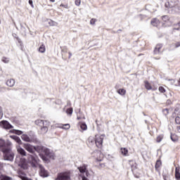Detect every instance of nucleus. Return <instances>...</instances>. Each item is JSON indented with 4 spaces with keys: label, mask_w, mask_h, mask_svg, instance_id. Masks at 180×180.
<instances>
[{
    "label": "nucleus",
    "mask_w": 180,
    "mask_h": 180,
    "mask_svg": "<svg viewBox=\"0 0 180 180\" xmlns=\"http://www.w3.org/2000/svg\"><path fill=\"white\" fill-rule=\"evenodd\" d=\"M5 141L4 140L0 141V151H2L4 154V159L6 161H13L15 153L9 148H6Z\"/></svg>",
    "instance_id": "f257e3e1"
},
{
    "label": "nucleus",
    "mask_w": 180,
    "mask_h": 180,
    "mask_svg": "<svg viewBox=\"0 0 180 180\" xmlns=\"http://www.w3.org/2000/svg\"><path fill=\"white\" fill-rule=\"evenodd\" d=\"M36 151L37 153H39V156L41 158V159L44 160V161H46V158L45 155H46V157H51V151H50V150L44 146H37L36 148Z\"/></svg>",
    "instance_id": "f03ea898"
},
{
    "label": "nucleus",
    "mask_w": 180,
    "mask_h": 180,
    "mask_svg": "<svg viewBox=\"0 0 180 180\" xmlns=\"http://www.w3.org/2000/svg\"><path fill=\"white\" fill-rule=\"evenodd\" d=\"M35 124L41 127V134H46V133L49 131V127L50 126L49 122L37 120L35 121Z\"/></svg>",
    "instance_id": "7ed1b4c3"
},
{
    "label": "nucleus",
    "mask_w": 180,
    "mask_h": 180,
    "mask_svg": "<svg viewBox=\"0 0 180 180\" xmlns=\"http://www.w3.org/2000/svg\"><path fill=\"white\" fill-rule=\"evenodd\" d=\"M28 162L32 168H39L40 165V159L37 155H29Z\"/></svg>",
    "instance_id": "20e7f679"
},
{
    "label": "nucleus",
    "mask_w": 180,
    "mask_h": 180,
    "mask_svg": "<svg viewBox=\"0 0 180 180\" xmlns=\"http://www.w3.org/2000/svg\"><path fill=\"white\" fill-rule=\"evenodd\" d=\"M15 162L22 169H27V162H26V159L24 158L17 157L15 158Z\"/></svg>",
    "instance_id": "39448f33"
},
{
    "label": "nucleus",
    "mask_w": 180,
    "mask_h": 180,
    "mask_svg": "<svg viewBox=\"0 0 180 180\" xmlns=\"http://www.w3.org/2000/svg\"><path fill=\"white\" fill-rule=\"evenodd\" d=\"M56 180H71V172H63L58 174Z\"/></svg>",
    "instance_id": "423d86ee"
},
{
    "label": "nucleus",
    "mask_w": 180,
    "mask_h": 180,
    "mask_svg": "<svg viewBox=\"0 0 180 180\" xmlns=\"http://www.w3.org/2000/svg\"><path fill=\"white\" fill-rule=\"evenodd\" d=\"M166 8H169V9H172L178 6V1L177 0H169L167 1L165 4Z\"/></svg>",
    "instance_id": "0eeeda50"
},
{
    "label": "nucleus",
    "mask_w": 180,
    "mask_h": 180,
    "mask_svg": "<svg viewBox=\"0 0 180 180\" xmlns=\"http://www.w3.org/2000/svg\"><path fill=\"white\" fill-rule=\"evenodd\" d=\"M23 148H25V150L28 151V153L33 154V153L36 151V148H37V146H33L32 145H30V143H24Z\"/></svg>",
    "instance_id": "6e6552de"
},
{
    "label": "nucleus",
    "mask_w": 180,
    "mask_h": 180,
    "mask_svg": "<svg viewBox=\"0 0 180 180\" xmlns=\"http://www.w3.org/2000/svg\"><path fill=\"white\" fill-rule=\"evenodd\" d=\"M103 143V137L102 136H96L95 144H96V147H98V148H101V147H102Z\"/></svg>",
    "instance_id": "1a4fd4ad"
},
{
    "label": "nucleus",
    "mask_w": 180,
    "mask_h": 180,
    "mask_svg": "<svg viewBox=\"0 0 180 180\" xmlns=\"http://www.w3.org/2000/svg\"><path fill=\"white\" fill-rule=\"evenodd\" d=\"M38 168H39L40 169L39 170L40 176H42L43 178H46V176H49V172H47L46 169H44V167H43L41 165L39 167H38Z\"/></svg>",
    "instance_id": "9d476101"
},
{
    "label": "nucleus",
    "mask_w": 180,
    "mask_h": 180,
    "mask_svg": "<svg viewBox=\"0 0 180 180\" xmlns=\"http://www.w3.org/2000/svg\"><path fill=\"white\" fill-rule=\"evenodd\" d=\"M4 168V164L0 162V171ZM0 180H12V177L4 175L0 172Z\"/></svg>",
    "instance_id": "9b49d317"
},
{
    "label": "nucleus",
    "mask_w": 180,
    "mask_h": 180,
    "mask_svg": "<svg viewBox=\"0 0 180 180\" xmlns=\"http://www.w3.org/2000/svg\"><path fill=\"white\" fill-rule=\"evenodd\" d=\"M162 20H163L164 25H165V26H171L172 23L171 22V20H169V17H168V15L162 16Z\"/></svg>",
    "instance_id": "f8f14e48"
},
{
    "label": "nucleus",
    "mask_w": 180,
    "mask_h": 180,
    "mask_svg": "<svg viewBox=\"0 0 180 180\" xmlns=\"http://www.w3.org/2000/svg\"><path fill=\"white\" fill-rule=\"evenodd\" d=\"M17 151L18 154L22 157H26V150H25V149H23V148H22L20 146H17Z\"/></svg>",
    "instance_id": "ddd939ff"
},
{
    "label": "nucleus",
    "mask_w": 180,
    "mask_h": 180,
    "mask_svg": "<svg viewBox=\"0 0 180 180\" xmlns=\"http://www.w3.org/2000/svg\"><path fill=\"white\" fill-rule=\"evenodd\" d=\"M1 124L3 125V127L4 129H13V127L10 124L8 121H2L1 122Z\"/></svg>",
    "instance_id": "4468645a"
},
{
    "label": "nucleus",
    "mask_w": 180,
    "mask_h": 180,
    "mask_svg": "<svg viewBox=\"0 0 180 180\" xmlns=\"http://www.w3.org/2000/svg\"><path fill=\"white\" fill-rule=\"evenodd\" d=\"M21 139L23 140V141H27V143H32V139L26 134H22L21 136Z\"/></svg>",
    "instance_id": "2eb2a0df"
},
{
    "label": "nucleus",
    "mask_w": 180,
    "mask_h": 180,
    "mask_svg": "<svg viewBox=\"0 0 180 180\" xmlns=\"http://www.w3.org/2000/svg\"><path fill=\"white\" fill-rule=\"evenodd\" d=\"M6 85L7 86H10V88H12V86H15V79H9L6 81Z\"/></svg>",
    "instance_id": "dca6fc26"
},
{
    "label": "nucleus",
    "mask_w": 180,
    "mask_h": 180,
    "mask_svg": "<svg viewBox=\"0 0 180 180\" xmlns=\"http://www.w3.org/2000/svg\"><path fill=\"white\" fill-rule=\"evenodd\" d=\"M10 137L11 139L16 141L18 144H22V140H20V138H19L18 136L12 135V136H10Z\"/></svg>",
    "instance_id": "f3484780"
},
{
    "label": "nucleus",
    "mask_w": 180,
    "mask_h": 180,
    "mask_svg": "<svg viewBox=\"0 0 180 180\" xmlns=\"http://www.w3.org/2000/svg\"><path fill=\"white\" fill-rule=\"evenodd\" d=\"M161 49H162V45L161 44H158L154 50V53L155 54H160V50H161Z\"/></svg>",
    "instance_id": "a211bd4d"
},
{
    "label": "nucleus",
    "mask_w": 180,
    "mask_h": 180,
    "mask_svg": "<svg viewBox=\"0 0 180 180\" xmlns=\"http://www.w3.org/2000/svg\"><path fill=\"white\" fill-rule=\"evenodd\" d=\"M151 25H153V26H158L160 25V20L157 19V18H153L151 20Z\"/></svg>",
    "instance_id": "6ab92c4d"
},
{
    "label": "nucleus",
    "mask_w": 180,
    "mask_h": 180,
    "mask_svg": "<svg viewBox=\"0 0 180 180\" xmlns=\"http://www.w3.org/2000/svg\"><path fill=\"white\" fill-rule=\"evenodd\" d=\"M121 154L124 155V157H127V154H129V150L126 148H121Z\"/></svg>",
    "instance_id": "aec40b11"
},
{
    "label": "nucleus",
    "mask_w": 180,
    "mask_h": 180,
    "mask_svg": "<svg viewBox=\"0 0 180 180\" xmlns=\"http://www.w3.org/2000/svg\"><path fill=\"white\" fill-rule=\"evenodd\" d=\"M175 178L176 180H180V173L179 169H178V167H176L175 169Z\"/></svg>",
    "instance_id": "412c9836"
},
{
    "label": "nucleus",
    "mask_w": 180,
    "mask_h": 180,
    "mask_svg": "<svg viewBox=\"0 0 180 180\" xmlns=\"http://www.w3.org/2000/svg\"><path fill=\"white\" fill-rule=\"evenodd\" d=\"M162 176H163L164 180H170L169 174H168V172L167 171L163 172Z\"/></svg>",
    "instance_id": "4be33fe9"
},
{
    "label": "nucleus",
    "mask_w": 180,
    "mask_h": 180,
    "mask_svg": "<svg viewBox=\"0 0 180 180\" xmlns=\"http://www.w3.org/2000/svg\"><path fill=\"white\" fill-rule=\"evenodd\" d=\"M117 94H119V95H121L122 96H124V95H126V90L124 89H120L119 90H117Z\"/></svg>",
    "instance_id": "5701e85b"
},
{
    "label": "nucleus",
    "mask_w": 180,
    "mask_h": 180,
    "mask_svg": "<svg viewBox=\"0 0 180 180\" xmlns=\"http://www.w3.org/2000/svg\"><path fill=\"white\" fill-rule=\"evenodd\" d=\"M39 53H46V46L44 44H41L39 48Z\"/></svg>",
    "instance_id": "b1692460"
},
{
    "label": "nucleus",
    "mask_w": 180,
    "mask_h": 180,
    "mask_svg": "<svg viewBox=\"0 0 180 180\" xmlns=\"http://www.w3.org/2000/svg\"><path fill=\"white\" fill-rule=\"evenodd\" d=\"M88 141L91 146H94L95 144V138H94V136H90Z\"/></svg>",
    "instance_id": "393cba45"
},
{
    "label": "nucleus",
    "mask_w": 180,
    "mask_h": 180,
    "mask_svg": "<svg viewBox=\"0 0 180 180\" xmlns=\"http://www.w3.org/2000/svg\"><path fill=\"white\" fill-rule=\"evenodd\" d=\"M145 86L146 89H148V91H150V89H153V87H151V84H150L148 82H145Z\"/></svg>",
    "instance_id": "a878e982"
},
{
    "label": "nucleus",
    "mask_w": 180,
    "mask_h": 180,
    "mask_svg": "<svg viewBox=\"0 0 180 180\" xmlns=\"http://www.w3.org/2000/svg\"><path fill=\"white\" fill-rule=\"evenodd\" d=\"M11 133H14L15 134H18V136H20V134H23V131L20 130H13Z\"/></svg>",
    "instance_id": "bb28decb"
},
{
    "label": "nucleus",
    "mask_w": 180,
    "mask_h": 180,
    "mask_svg": "<svg viewBox=\"0 0 180 180\" xmlns=\"http://www.w3.org/2000/svg\"><path fill=\"white\" fill-rule=\"evenodd\" d=\"M95 154H96V155L101 156V158H97V161H102V158H103V155L101 154L100 151L96 152Z\"/></svg>",
    "instance_id": "cd10ccee"
},
{
    "label": "nucleus",
    "mask_w": 180,
    "mask_h": 180,
    "mask_svg": "<svg viewBox=\"0 0 180 180\" xmlns=\"http://www.w3.org/2000/svg\"><path fill=\"white\" fill-rule=\"evenodd\" d=\"M162 139H164V136L162 135L158 136L156 139L157 143H161V141H162Z\"/></svg>",
    "instance_id": "c85d7f7f"
},
{
    "label": "nucleus",
    "mask_w": 180,
    "mask_h": 180,
    "mask_svg": "<svg viewBox=\"0 0 180 180\" xmlns=\"http://www.w3.org/2000/svg\"><path fill=\"white\" fill-rule=\"evenodd\" d=\"M155 167V169H158V168H160V167H161V160H157Z\"/></svg>",
    "instance_id": "c756f323"
},
{
    "label": "nucleus",
    "mask_w": 180,
    "mask_h": 180,
    "mask_svg": "<svg viewBox=\"0 0 180 180\" xmlns=\"http://www.w3.org/2000/svg\"><path fill=\"white\" fill-rule=\"evenodd\" d=\"M49 25L50 26H57V25H58V23H57L56 22H54L53 20H49Z\"/></svg>",
    "instance_id": "7c9ffc66"
},
{
    "label": "nucleus",
    "mask_w": 180,
    "mask_h": 180,
    "mask_svg": "<svg viewBox=\"0 0 180 180\" xmlns=\"http://www.w3.org/2000/svg\"><path fill=\"white\" fill-rule=\"evenodd\" d=\"M171 140L172 141H178V136L176 135H171Z\"/></svg>",
    "instance_id": "2f4dec72"
},
{
    "label": "nucleus",
    "mask_w": 180,
    "mask_h": 180,
    "mask_svg": "<svg viewBox=\"0 0 180 180\" xmlns=\"http://www.w3.org/2000/svg\"><path fill=\"white\" fill-rule=\"evenodd\" d=\"M80 127H81L82 130H86V129H88V127L86 126V124H85V123H82L80 125Z\"/></svg>",
    "instance_id": "473e14b6"
},
{
    "label": "nucleus",
    "mask_w": 180,
    "mask_h": 180,
    "mask_svg": "<svg viewBox=\"0 0 180 180\" xmlns=\"http://www.w3.org/2000/svg\"><path fill=\"white\" fill-rule=\"evenodd\" d=\"M70 127V124H63V127H61V129H65V130H68Z\"/></svg>",
    "instance_id": "72a5a7b5"
},
{
    "label": "nucleus",
    "mask_w": 180,
    "mask_h": 180,
    "mask_svg": "<svg viewBox=\"0 0 180 180\" xmlns=\"http://www.w3.org/2000/svg\"><path fill=\"white\" fill-rule=\"evenodd\" d=\"M162 112L165 116H167L169 114V110L167 108H165L162 110Z\"/></svg>",
    "instance_id": "f704fd0d"
},
{
    "label": "nucleus",
    "mask_w": 180,
    "mask_h": 180,
    "mask_svg": "<svg viewBox=\"0 0 180 180\" xmlns=\"http://www.w3.org/2000/svg\"><path fill=\"white\" fill-rule=\"evenodd\" d=\"M72 108H68L67 110H66V113L68 115H72Z\"/></svg>",
    "instance_id": "c9c22d12"
},
{
    "label": "nucleus",
    "mask_w": 180,
    "mask_h": 180,
    "mask_svg": "<svg viewBox=\"0 0 180 180\" xmlns=\"http://www.w3.org/2000/svg\"><path fill=\"white\" fill-rule=\"evenodd\" d=\"M176 27H174L173 29V32H175V30H179L180 29V22L179 23H177L176 25H175Z\"/></svg>",
    "instance_id": "e433bc0d"
},
{
    "label": "nucleus",
    "mask_w": 180,
    "mask_h": 180,
    "mask_svg": "<svg viewBox=\"0 0 180 180\" xmlns=\"http://www.w3.org/2000/svg\"><path fill=\"white\" fill-rule=\"evenodd\" d=\"M2 61H3V63H5L6 64H8V63H9V58L4 57L2 58Z\"/></svg>",
    "instance_id": "4c0bfd02"
},
{
    "label": "nucleus",
    "mask_w": 180,
    "mask_h": 180,
    "mask_svg": "<svg viewBox=\"0 0 180 180\" xmlns=\"http://www.w3.org/2000/svg\"><path fill=\"white\" fill-rule=\"evenodd\" d=\"M159 91H160V92H161L162 94H164V92H165V89H164V87H162V86H160V87H159Z\"/></svg>",
    "instance_id": "58836bf2"
},
{
    "label": "nucleus",
    "mask_w": 180,
    "mask_h": 180,
    "mask_svg": "<svg viewBox=\"0 0 180 180\" xmlns=\"http://www.w3.org/2000/svg\"><path fill=\"white\" fill-rule=\"evenodd\" d=\"M175 122L176 123V124H180V117H176L175 118Z\"/></svg>",
    "instance_id": "ea45409f"
},
{
    "label": "nucleus",
    "mask_w": 180,
    "mask_h": 180,
    "mask_svg": "<svg viewBox=\"0 0 180 180\" xmlns=\"http://www.w3.org/2000/svg\"><path fill=\"white\" fill-rule=\"evenodd\" d=\"M96 22V19L92 18V19L90 20V24H91V25H95Z\"/></svg>",
    "instance_id": "a19ab883"
},
{
    "label": "nucleus",
    "mask_w": 180,
    "mask_h": 180,
    "mask_svg": "<svg viewBox=\"0 0 180 180\" xmlns=\"http://www.w3.org/2000/svg\"><path fill=\"white\" fill-rule=\"evenodd\" d=\"M75 5H77V6H79V5H81V0H76Z\"/></svg>",
    "instance_id": "79ce46f5"
},
{
    "label": "nucleus",
    "mask_w": 180,
    "mask_h": 180,
    "mask_svg": "<svg viewBox=\"0 0 180 180\" xmlns=\"http://www.w3.org/2000/svg\"><path fill=\"white\" fill-rule=\"evenodd\" d=\"M4 116V112H2V108L0 107V120L2 119V117Z\"/></svg>",
    "instance_id": "37998d69"
},
{
    "label": "nucleus",
    "mask_w": 180,
    "mask_h": 180,
    "mask_svg": "<svg viewBox=\"0 0 180 180\" xmlns=\"http://www.w3.org/2000/svg\"><path fill=\"white\" fill-rule=\"evenodd\" d=\"M29 4L31 5L32 8H34V6L33 5V1L32 0H29Z\"/></svg>",
    "instance_id": "c03bdc74"
},
{
    "label": "nucleus",
    "mask_w": 180,
    "mask_h": 180,
    "mask_svg": "<svg viewBox=\"0 0 180 180\" xmlns=\"http://www.w3.org/2000/svg\"><path fill=\"white\" fill-rule=\"evenodd\" d=\"M174 46H175L176 48L179 47V46H180V41L176 42V43L174 44Z\"/></svg>",
    "instance_id": "a18cd8bd"
},
{
    "label": "nucleus",
    "mask_w": 180,
    "mask_h": 180,
    "mask_svg": "<svg viewBox=\"0 0 180 180\" xmlns=\"http://www.w3.org/2000/svg\"><path fill=\"white\" fill-rule=\"evenodd\" d=\"M168 81H170L171 84H174V82H175V81L174 79H168Z\"/></svg>",
    "instance_id": "49530a36"
},
{
    "label": "nucleus",
    "mask_w": 180,
    "mask_h": 180,
    "mask_svg": "<svg viewBox=\"0 0 180 180\" xmlns=\"http://www.w3.org/2000/svg\"><path fill=\"white\" fill-rule=\"evenodd\" d=\"M72 56V53H71V52H69V58H71Z\"/></svg>",
    "instance_id": "de8ad7c7"
},
{
    "label": "nucleus",
    "mask_w": 180,
    "mask_h": 180,
    "mask_svg": "<svg viewBox=\"0 0 180 180\" xmlns=\"http://www.w3.org/2000/svg\"><path fill=\"white\" fill-rule=\"evenodd\" d=\"M167 105H169V103H171V101L168 100V101H167Z\"/></svg>",
    "instance_id": "09e8293b"
},
{
    "label": "nucleus",
    "mask_w": 180,
    "mask_h": 180,
    "mask_svg": "<svg viewBox=\"0 0 180 180\" xmlns=\"http://www.w3.org/2000/svg\"><path fill=\"white\" fill-rule=\"evenodd\" d=\"M51 1V2H55L56 1V0H50Z\"/></svg>",
    "instance_id": "8fccbe9b"
},
{
    "label": "nucleus",
    "mask_w": 180,
    "mask_h": 180,
    "mask_svg": "<svg viewBox=\"0 0 180 180\" xmlns=\"http://www.w3.org/2000/svg\"><path fill=\"white\" fill-rule=\"evenodd\" d=\"M60 6H64V4H61Z\"/></svg>",
    "instance_id": "3c124183"
},
{
    "label": "nucleus",
    "mask_w": 180,
    "mask_h": 180,
    "mask_svg": "<svg viewBox=\"0 0 180 180\" xmlns=\"http://www.w3.org/2000/svg\"><path fill=\"white\" fill-rule=\"evenodd\" d=\"M177 129H178V130H180V126Z\"/></svg>",
    "instance_id": "603ef678"
},
{
    "label": "nucleus",
    "mask_w": 180,
    "mask_h": 180,
    "mask_svg": "<svg viewBox=\"0 0 180 180\" xmlns=\"http://www.w3.org/2000/svg\"><path fill=\"white\" fill-rule=\"evenodd\" d=\"M77 119H78V120H79V119H81V118H79V117H77Z\"/></svg>",
    "instance_id": "864d4df0"
},
{
    "label": "nucleus",
    "mask_w": 180,
    "mask_h": 180,
    "mask_svg": "<svg viewBox=\"0 0 180 180\" xmlns=\"http://www.w3.org/2000/svg\"><path fill=\"white\" fill-rule=\"evenodd\" d=\"M62 51H64V49H63Z\"/></svg>",
    "instance_id": "5fc2aeb1"
},
{
    "label": "nucleus",
    "mask_w": 180,
    "mask_h": 180,
    "mask_svg": "<svg viewBox=\"0 0 180 180\" xmlns=\"http://www.w3.org/2000/svg\"><path fill=\"white\" fill-rule=\"evenodd\" d=\"M0 70H1V68H0Z\"/></svg>",
    "instance_id": "6e6d98bb"
}]
</instances>
